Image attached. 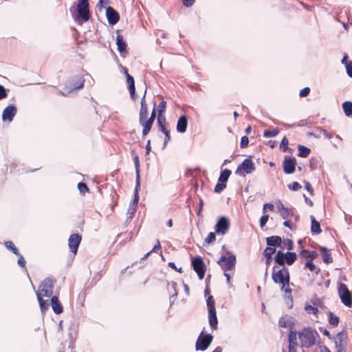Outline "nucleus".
Masks as SVG:
<instances>
[{"mask_svg": "<svg viewBox=\"0 0 352 352\" xmlns=\"http://www.w3.org/2000/svg\"><path fill=\"white\" fill-rule=\"evenodd\" d=\"M51 305L53 309V311L56 314H60L63 311V307L60 302L58 300V298L56 296H53L51 298Z\"/></svg>", "mask_w": 352, "mask_h": 352, "instance_id": "obj_23", "label": "nucleus"}, {"mask_svg": "<svg viewBox=\"0 0 352 352\" xmlns=\"http://www.w3.org/2000/svg\"><path fill=\"white\" fill-rule=\"evenodd\" d=\"M285 258H286V253H284L281 250H278L276 252L274 259L276 264H278L280 266L285 267Z\"/></svg>", "mask_w": 352, "mask_h": 352, "instance_id": "obj_28", "label": "nucleus"}, {"mask_svg": "<svg viewBox=\"0 0 352 352\" xmlns=\"http://www.w3.org/2000/svg\"><path fill=\"white\" fill-rule=\"evenodd\" d=\"M256 169V166L252 160L245 158L242 163L238 166L235 174L244 177L245 174H250Z\"/></svg>", "mask_w": 352, "mask_h": 352, "instance_id": "obj_7", "label": "nucleus"}, {"mask_svg": "<svg viewBox=\"0 0 352 352\" xmlns=\"http://www.w3.org/2000/svg\"><path fill=\"white\" fill-rule=\"evenodd\" d=\"M297 255L294 252H287L285 265H292L296 260Z\"/></svg>", "mask_w": 352, "mask_h": 352, "instance_id": "obj_33", "label": "nucleus"}, {"mask_svg": "<svg viewBox=\"0 0 352 352\" xmlns=\"http://www.w3.org/2000/svg\"><path fill=\"white\" fill-rule=\"evenodd\" d=\"M140 190V181H139V186H138V182L135 181V194H134V198L133 200L132 206L133 207L136 208L138 201H139V195L138 191Z\"/></svg>", "mask_w": 352, "mask_h": 352, "instance_id": "obj_37", "label": "nucleus"}, {"mask_svg": "<svg viewBox=\"0 0 352 352\" xmlns=\"http://www.w3.org/2000/svg\"><path fill=\"white\" fill-rule=\"evenodd\" d=\"M208 311L209 324L212 330H217L218 328V319L216 309L210 310Z\"/></svg>", "mask_w": 352, "mask_h": 352, "instance_id": "obj_22", "label": "nucleus"}, {"mask_svg": "<svg viewBox=\"0 0 352 352\" xmlns=\"http://www.w3.org/2000/svg\"><path fill=\"white\" fill-rule=\"evenodd\" d=\"M288 144H289V140L287 138V137H284L281 142H280V148L283 151V152H286L287 151H289V152L292 151V149H289V148L288 147Z\"/></svg>", "mask_w": 352, "mask_h": 352, "instance_id": "obj_43", "label": "nucleus"}, {"mask_svg": "<svg viewBox=\"0 0 352 352\" xmlns=\"http://www.w3.org/2000/svg\"><path fill=\"white\" fill-rule=\"evenodd\" d=\"M320 161L317 157H311L309 160V167L311 170H316L319 166Z\"/></svg>", "mask_w": 352, "mask_h": 352, "instance_id": "obj_46", "label": "nucleus"}, {"mask_svg": "<svg viewBox=\"0 0 352 352\" xmlns=\"http://www.w3.org/2000/svg\"><path fill=\"white\" fill-rule=\"evenodd\" d=\"M54 285V283L52 278H45L40 285V288L41 289L39 292H41L42 296L50 297L53 293Z\"/></svg>", "mask_w": 352, "mask_h": 352, "instance_id": "obj_11", "label": "nucleus"}, {"mask_svg": "<svg viewBox=\"0 0 352 352\" xmlns=\"http://www.w3.org/2000/svg\"><path fill=\"white\" fill-rule=\"evenodd\" d=\"M279 133V130L274 129L273 130H265L263 133L264 138H272L276 136Z\"/></svg>", "mask_w": 352, "mask_h": 352, "instance_id": "obj_45", "label": "nucleus"}, {"mask_svg": "<svg viewBox=\"0 0 352 352\" xmlns=\"http://www.w3.org/2000/svg\"><path fill=\"white\" fill-rule=\"evenodd\" d=\"M348 336L345 331L339 332L335 338L336 352H346Z\"/></svg>", "mask_w": 352, "mask_h": 352, "instance_id": "obj_9", "label": "nucleus"}, {"mask_svg": "<svg viewBox=\"0 0 352 352\" xmlns=\"http://www.w3.org/2000/svg\"><path fill=\"white\" fill-rule=\"evenodd\" d=\"M346 70L347 75L352 78V61H349L347 64H346Z\"/></svg>", "mask_w": 352, "mask_h": 352, "instance_id": "obj_62", "label": "nucleus"}, {"mask_svg": "<svg viewBox=\"0 0 352 352\" xmlns=\"http://www.w3.org/2000/svg\"><path fill=\"white\" fill-rule=\"evenodd\" d=\"M8 89H6L3 85H0V100L4 99L7 97V92Z\"/></svg>", "mask_w": 352, "mask_h": 352, "instance_id": "obj_56", "label": "nucleus"}, {"mask_svg": "<svg viewBox=\"0 0 352 352\" xmlns=\"http://www.w3.org/2000/svg\"><path fill=\"white\" fill-rule=\"evenodd\" d=\"M133 162L135 164V181L138 182V186H139V181H140V161L139 157L138 155L134 156Z\"/></svg>", "mask_w": 352, "mask_h": 352, "instance_id": "obj_34", "label": "nucleus"}, {"mask_svg": "<svg viewBox=\"0 0 352 352\" xmlns=\"http://www.w3.org/2000/svg\"><path fill=\"white\" fill-rule=\"evenodd\" d=\"M188 126V117L184 114L179 117L177 122V131L183 133L186 131Z\"/></svg>", "mask_w": 352, "mask_h": 352, "instance_id": "obj_20", "label": "nucleus"}, {"mask_svg": "<svg viewBox=\"0 0 352 352\" xmlns=\"http://www.w3.org/2000/svg\"><path fill=\"white\" fill-rule=\"evenodd\" d=\"M157 122L159 130L166 128V120L164 114L158 113Z\"/></svg>", "mask_w": 352, "mask_h": 352, "instance_id": "obj_40", "label": "nucleus"}, {"mask_svg": "<svg viewBox=\"0 0 352 352\" xmlns=\"http://www.w3.org/2000/svg\"><path fill=\"white\" fill-rule=\"evenodd\" d=\"M140 124L142 126V135L146 136L150 132L153 122H151V120H143L142 122H140Z\"/></svg>", "mask_w": 352, "mask_h": 352, "instance_id": "obj_27", "label": "nucleus"}, {"mask_svg": "<svg viewBox=\"0 0 352 352\" xmlns=\"http://www.w3.org/2000/svg\"><path fill=\"white\" fill-rule=\"evenodd\" d=\"M291 322H294L292 319L286 320L284 317H281L278 320V324L280 327L286 328L289 327V324Z\"/></svg>", "mask_w": 352, "mask_h": 352, "instance_id": "obj_48", "label": "nucleus"}, {"mask_svg": "<svg viewBox=\"0 0 352 352\" xmlns=\"http://www.w3.org/2000/svg\"><path fill=\"white\" fill-rule=\"evenodd\" d=\"M268 219H269V215L266 214L265 213H263V214L260 218V221H259L260 227L261 228H263L266 225Z\"/></svg>", "mask_w": 352, "mask_h": 352, "instance_id": "obj_53", "label": "nucleus"}, {"mask_svg": "<svg viewBox=\"0 0 352 352\" xmlns=\"http://www.w3.org/2000/svg\"><path fill=\"white\" fill-rule=\"evenodd\" d=\"M78 189L80 191V192L82 195L89 191V188L87 187V185L84 182H79L78 184Z\"/></svg>", "mask_w": 352, "mask_h": 352, "instance_id": "obj_49", "label": "nucleus"}, {"mask_svg": "<svg viewBox=\"0 0 352 352\" xmlns=\"http://www.w3.org/2000/svg\"><path fill=\"white\" fill-rule=\"evenodd\" d=\"M318 256V254L316 251H311L309 250H302L299 253V256L302 258H309V261H313Z\"/></svg>", "mask_w": 352, "mask_h": 352, "instance_id": "obj_26", "label": "nucleus"}, {"mask_svg": "<svg viewBox=\"0 0 352 352\" xmlns=\"http://www.w3.org/2000/svg\"><path fill=\"white\" fill-rule=\"evenodd\" d=\"M275 252L276 250L270 247H267L263 252V256L265 257L266 264L265 276L267 274L268 267L273 260L272 255Z\"/></svg>", "mask_w": 352, "mask_h": 352, "instance_id": "obj_16", "label": "nucleus"}, {"mask_svg": "<svg viewBox=\"0 0 352 352\" xmlns=\"http://www.w3.org/2000/svg\"><path fill=\"white\" fill-rule=\"evenodd\" d=\"M17 109L14 104L7 106L2 113V120L12 122L16 116Z\"/></svg>", "mask_w": 352, "mask_h": 352, "instance_id": "obj_14", "label": "nucleus"}, {"mask_svg": "<svg viewBox=\"0 0 352 352\" xmlns=\"http://www.w3.org/2000/svg\"><path fill=\"white\" fill-rule=\"evenodd\" d=\"M309 269L311 272H314L316 270V266L312 261H307L305 265V269Z\"/></svg>", "mask_w": 352, "mask_h": 352, "instance_id": "obj_55", "label": "nucleus"}, {"mask_svg": "<svg viewBox=\"0 0 352 352\" xmlns=\"http://www.w3.org/2000/svg\"><path fill=\"white\" fill-rule=\"evenodd\" d=\"M319 250L320 251L324 263H325L326 264H329L333 262V258L331 257V253L326 247L320 246L319 247Z\"/></svg>", "mask_w": 352, "mask_h": 352, "instance_id": "obj_24", "label": "nucleus"}, {"mask_svg": "<svg viewBox=\"0 0 352 352\" xmlns=\"http://www.w3.org/2000/svg\"><path fill=\"white\" fill-rule=\"evenodd\" d=\"M276 266L275 265L272 268V279L273 280L274 283L278 284L282 282L286 283V280L287 282L290 280L289 272L287 267H283L278 271H276Z\"/></svg>", "mask_w": 352, "mask_h": 352, "instance_id": "obj_4", "label": "nucleus"}, {"mask_svg": "<svg viewBox=\"0 0 352 352\" xmlns=\"http://www.w3.org/2000/svg\"><path fill=\"white\" fill-rule=\"evenodd\" d=\"M5 246L7 249L10 250L15 255H20L19 250L16 248V246L12 241H6Z\"/></svg>", "mask_w": 352, "mask_h": 352, "instance_id": "obj_41", "label": "nucleus"}, {"mask_svg": "<svg viewBox=\"0 0 352 352\" xmlns=\"http://www.w3.org/2000/svg\"><path fill=\"white\" fill-rule=\"evenodd\" d=\"M316 129L320 131V132H321L324 135V137L326 138L329 140L333 138V135L331 134H330L329 133H328V131L326 129H324L322 127H317Z\"/></svg>", "mask_w": 352, "mask_h": 352, "instance_id": "obj_60", "label": "nucleus"}, {"mask_svg": "<svg viewBox=\"0 0 352 352\" xmlns=\"http://www.w3.org/2000/svg\"><path fill=\"white\" fill-rule=\"evenodd\" d=\"M279 284L282 285L281 286V290L285 292V298H288L289 300L292 301V290L289 287V281H286V283L284 282L280 283Z\"/></svg>", "mask_w": 352, "mask_h": 352, "instance_id": "obj_29", "label": "nucleus"}, {"mask_svg": "<svg viewBox=\"0 0 352 352\" xmlns=\"http://www.w3.org/2000/svg\"><path fill=\"white\" fill-rule=\"evenodd\" d=\"M160 131L165 135V139L163 144V148H165L166 146L167 143L170 140V131L166 127L163 128Z\"/></svg>", "mask_w": 352, "mask_h": 352, "instance_id": "obj_44", "label": "nucleus"}, {"mask_svg": "<svg viewBox=\"0 0 352 352\" xmlns=\"http://www.w3.org/2000/svg\"><path fill=\"white\" fill-rule=\"evenodd\" d=\"M226 188V184L224 182L217 183L214 187V192L217 193L221 192L224 188Z\"/></svg>", "mask_w": 352, "mask_h": 352, "instance_id": "obj_52", "label": "nucleus"}, {"mask_svg": "<svg viewBox=\"0 0 352 352\" xmlns=\"http://www.w3.org/2000/svg\"><path fill=\"white\" fill-rule=\"evenodd\" d=\"M285 244L287 246L288 250H292L294 249V243L292 239H287L285 241Z\"/></svg>", "mask_w": 352, "mask_h": 352, "instance_id": "obj_63", "label": "nucleus"}, {"mask_svg": "<svg viewBox=\"0 0 352 352\" xmlns=\"http://www.w3.org/2000/svg\"><path fill=\"white\" fill-rule=\"evenodd\" d=\"M146 90H145L143 97L141 99V106H140V115H139V122H142L143 120L146 119L148 111V107L146 102Z\"/></svg>", "mask_w": 352, "mask_h": 352, "instance_id": "obj_17", "label": "nucleus"}, {"mask_svg": "<svg viewBox=\"0 0 352 352\" xmlns=\"http://www.w3.org/2000/svg\"><path fill=\"white\" fill-rule=\"evenodd\" d=\"M305 309L308 314L316 315L318 313V308L311 305L306 304L305 306Z\"/></svg>", "mask_w": 352, "mask_h": 352, "instance_id": "obj_47", "label": "nucleus"}, {"mask_svg": "<svg viewBox=\"0 0 352 352\" xmlns=\"http://www.w3.org/2000/svg\"><path fill=\"white\" fill-rule=\"evenodd\" d=\"M106 16L111 25L116 24L120 20L119 13L111 6L106 8Z\"/></svg>", "mask_w": 352, "mask_h": 352, "instance_id": "obj_15", "label": "nucleus"}, {"mask_svg": "<svg viewBox=\"0 0 352 352\" xmlns=\"http://www.w3.org/2000/svg\"><path fill=\"white\" fill-rule=\"evenodd\" d=\"M294 214L293 208L286 207L283 208V210L280 212V216L283 219H287L289 217H293Z\"/></svg>", "mask_w": 352, "mask_h": 352, "instance_id": "obj_38", "label": "nucleus"}, {"mask_svg": "<svg viewBox=\"0 0 352 352\" xmlns=\"http://www.w3.org/2000/svg\"><path fill=\"white\" fill-rule=\"evenodd\" d=\"M36 296L41 308V311L42 313H45L48 309L49 304L47 303V301L44 300L43 299L42 294H41V292H37Z\"/></svg>", "mask_w": 352, "mask_h": 352, "instance_id": "obj_30", "label": "nucleus"}, {"mask_svg": "<svg viewBox=\"0 0 352 352\" xmlns=\"http://www.w3.org/2000/svg\"><path fill=\"white\" fill-rule=\"evenodd\" d=\"M300 346L310 348L320 342V336L317 331L311 327H305L298 333Z\"/></svg>", "mask_w": 352, "mask_h": 352, "instance_id": "obj_1", "label": "nucleus"}, {"mask_svg": "<svg viewBox=\"0 0 352 352\" xmlns=\"http://www.w3.org/2000/svg\"><path fill=\"white\" fill-rule=\"evenodd\" d=\"M301 185L297 182H294L288 185V188L292 191H297L301 189Z\"/></svg>", "mask_w": 352, "mask_h": 352, "instance_id": "obj_51", "label": "nucleus"}, {"mask_svg": "<svg viewBox=\"0 0 352 352\" xmlns=\"http://www.w3.org/2000/svg\"><path fill=\"white\" fill-rule=\"evenodd\" d=\"M342 109L344 114L349 117L352 116V102L345 101L342 103Z\"/></svg>", "mask_w": 352, "mask_h": 352, "instance_id": "obj_35", "label": "nucleus"}, {"mask_svg": "<svg viewBox=\"0 0 352 352\" xmlns=\"http://www.w3.org/2000/svg\"><path fill=\"white\" fill-rule=\"evenodd\" d=\"M282 238L279 236H271L266 239V243L270 248L276 250V248L280 247L282 244Z\"/></svg>", "mask_w": 352, "mask_h": 352, "instance_id": "obj_21", "label": "nucleus"}, {"mask_svg": "<svg viewBox=\"0 0 352 352\" xmlns=\"http://www.w3.org/2000/svg\"><path fill=\"white\" fill-rule=\"evenodd\" d=\"M310 93L309 87H307L300 90L299 96L300 97H305Z\"/></svg>", "mask_w": 352, "mask_h": 352, "instance_id": "obj_64", "label": "nucleus"}, {"mask_svg": "<svg viewBox=\"0 0 352 352\" xmlns=\"http://www.w3.org/2000/svg\"><path fill=\"white\" fill-rule=\"evenodd\" d=\"M232 172L230 169L226 168L221 170L218 181L219 182H224L226 184Z\"/></svg>", "mask_w": 352, "mask_h": 352, "instance_id": "obj_32", "label": "nucleus"}, {"mask_svg": "<svg viewBox=\"0 0 352 352\" xmlns=\"http://www.w3.org/2000/svg\"><path fill=\"white\" fill-rule=\"evenodd\" d=\"M249 138L247 136H243L241 139L240 146L241 148H245L248 146Z\"/></svg>", "mask_w": 352, "mask_h": 352, "instance_id": "obj_58", "label": "nucleus"}, {"mask_svg": "<svg viewBox=\"0 0 352 352\" xmlns=\"http://www.w3.org/2000/svg\"><path fill=\"white\" fill-rule=\"evenodd\" d=\"M338 292L341 302L346 307H351L352 296L347 286L343 283H340L338 287Z\"/></svg>", "mask_w": 352, "mask_h": 352, "instance_id": "obj_6", "label": "nucleus"}, {"mask_svg": "<svg viewBox=\"0 0 352 352\" xmlns=\"http://www.w3.org/2000/svg\"><path fill=\"white\" fill-rule=\"evenodd\" d=\"M226 254L228 256L223 255L217 261V264L224 272L233 270L236 263L235 255L230 251H228Z\"/></svg>", "mask_w": 352, "mask_h": 352, "instance_id": "obj_3", "label": "nucleus"}, {"mask_svg": "<svg viewBox=\"0 0 352 352\" xmlns=\"http://www.w3.org/2000/svg\"><path fill=\"white\" fill-rule=\"evenodd\" d=\"M230 226V221L227 217H220L214 226L215 233L225 235L228 232Z\"/></svg>", "mask_w": 352, "mask_h": 352, "instance_id": "obj_10", "label": "nucleus"}, {"mask_svg": "<svg viewBox=\"0 0 352 352\" xmlns=\"http://www.w3.org/2000/svg\"><path fill=\"white\" fill-rule=\"evenodd\" d=\"M76 81L73 80L69 83V86H66L65 89L70 92L72 90L79 89L83 87L85 80L82 76H76Z\"/></svg>", "mask_w": 352, "mask_h": 352, "instance_id": "obj_18", "label": "nucleus"}, {"mask_svg": "<svg viewBox=\"0 0 352 352\" xmlns=\"http://www.w3.org/2000/svg\"><path fill=\"white\" fill-rule=\"evenodd\" d=\"M81 240L82 237L78 233L72 234L70 235L68 239V245L71 252L74 254L77 253Z\"/></svg>", "mask_w": 352, "mask_h": 352, "instance_id": "obj_13", "label": "nucleus"}, {"mask_svg": "<svg viewBox=\"0 0 352 352\" xmlns=\"http://www.w3.org/2000/svg\"><path fill=\"white\" fill-rule=\"evenodd\" d=\"M274 208V206L272 204L270 203H266L263 205V213H266L267 210L268 209L270 211H273Z\"/></svg>", "mask_w": 352, "mask_h": 352, "instance_id": "obj_61", "label": "nucleus"}, {"mask_svg": "<svg viewBox=\"0 0 352 352\" xmlns=\"http://www.w3.org/2000/svg\"><path fill=\"white\" fill-rule=\"evenodd\" d=\"M206 305L208 311L214 310L215 309L214 299L212 296L209 295L206 299Z\"/></svg>", "mask_w": 352, "mask_h": 352, "instance_id": "obj_42", "label": "nucleus"}, {"mask_svg": "<svg viewBox=\"0 0 352 352\" xmlns=\"http://www.w3.org/2000/svg\"><path fill=\"white\" fill-rule=\"evenodd\" d=\"M126 79L128 84V88H132V89L133 90L134 87H135L133 77L132 76H129L126 78Z\"/></svg>", "mask_w": 352, "mask_h": 352, "instance_id": "obj_54", "label": "nucleus"}, {"mask_svg": "<svg viewBox=\"0 0 352 352\" xmlns=\"http://www.w3.org/2000/svg\"><path fill=\"white\" fill-rule=\"evenodd\" d=\"M191 265L197 273L199 280L204 279L206 272V265L201 256H195L191 260Z\"/></svg>", "mask_w": 352, "mask_h": 352, "instance_id": "obj_5", "label": "nucleus"}, {"mask_svg": "<svg viewBox=\"0 0 352 352\" xmlns=\"http://www.w3.org/2000/svg\"><path fill=\"white\" fill-rule=\"evenodd\" d=\"M116 45H118V50L121 56H125L124 54L127 52V45L123 36L120 34H118L116 36Z\"/></svg>", "mask_w": 352, "mask_h": 352, "instance_id": "obj_19", "label": "nucleus"}, {"mask_svg": "<svg viewBox=\"0 0 352 352\" xmlns=\"http://www.w3.org/2000/svg\"><path fill=\"white\" fill-rule=\"evenodd\" d=\"M215 232H210L207 237L205 239V243H206L207 244H211L213 242L215 241L216 240V235H215Z\"/></svg>", "mask_w": 352, "mask_h": 352, "instance_id": "obj_50", "label": "nucleus"}, {"mask_svg": "<svg viewBox=\"0 0 352 352\" xmlns=\"http://www.w3.org/2000/svg\"><path fill=\"white\" fill-rule=\"evenodd\" d=\"M212 340L213 336L211 334H205L203 330L197 340L195 344L196 350L201 351L206 350L212 343Z\"/></svg>", "mask_w": 352, "mask_h": 352, "instance_id": "obj_8", "label": "nucleus"}, {"mask_svg": "<svg viewBox=\"0 0 352 352\" xmlns=\"http://www.w3.org/2000/svg\"><path fill=\"white\" fill-rule=\"evenodd\" d=\"M298 346L297 341L289 342V352H297L296 348Z\"/></svg>", "mask_w": 352, "mask_h": 352, "instance_id": "obj_57", "label": "nucleus"}, {"mask_svg": "<svg viewBox=\"0 0 352 352\" xmlns=\"http://www.w3.org/2000/svg\"><path fill=\"white\" fill-rule=\"evenodd\" d=\"M328 316H329V323L333 327L338 326V324L339 323V317L336 316L331 311H329L328 313Z\"/></svg>", "mask_w": 352, "mask_h": 352, "instance_id": "obj_39", "label": "nucleus"}, {"mask_svg": "<svg viewBox=\"0 0 352 352\" xmlns=\"http://www.w3.org/2000/svg\"><path fill=\"white\" fill-rule=\"evenodd\" d=\"M77 13L74 12V6L70 8L69 11L72 14L74 21L81 24L80 21L87 22L91 18L89 0H78L76 6Z\"/></svg>", "mask_w": 352, "mask_h": 352, "instance_id": "obj_2", "label": "nucleus"}, {"mask_svg": "<svg viewBox=\"0 0 352 352\" xmlns=\"http://www.w3.org/2000/svg\"><path fill=\"white\" fill-rule=\"evenodd\" d=\"M298 155L301 157H307L311 152V149L303 145H298Z\"/></svg>", "mask_w": 352, "mask_h": 352, "instance_id": "obj_36", "label": "nucleus"}, {"mask_svg": "<svg viewBox=\"0 0 352 352\" xmlns=\"http://www.w3.org/2000/svg\"><path fill=\"white\" fill-rule=\"evenodd\" d=\"M296 160L294 157L285 156L283 162V171L285 174L290 175L295 172Z\"/></svg>", "mask_w": 352, "mask_h": 352, "instance_id": "obj_12", "label": "nucleus"}, {"mask_svg": "<svg viewBox=\"0 0 352 352\" xmlns=\"http://www.w3.org/2000/svg\"><path fill=\"white\" fill-rule=\"evenodd\" d=\"M166 106V102L165 100L161 101L158 105V113L163 114L165 111Z\"/></svg>", "mask_w": 352, "mask_h": 352, "instance_id": "obj_59", "label": "nucleus"}, {"mask_svg": "<svg viewBox=\"0 0 352 352\" xmlns=\"http://www.w3.org/2000/svg\"><path fill=\"white\" fill-rule=\"evenodd\" d=\"M294 322H291L290 324H289V333L288 335V342H295L297 341V334L296 330H294Z\"/></svg>", "mask_w": 352, "mask_h": 352, "instance_id": "obj_31", "label": "nucleus"}, {"mask_svg": "<svg viewBox=\"0 0 352 352\" xmlns=\"http://www.w3.org/2000/svg\"><path fill=\"white\" fill-rule=\"evenodd\" d=\"M311 219V232L313 234H319L322 232L320 223L316 220L314 215L310 216Z\"/></svg>", "mask_w": 352, "mask_h": 352, "instance_id": "obj_25", "label": "nucleus"}]
</instances>
